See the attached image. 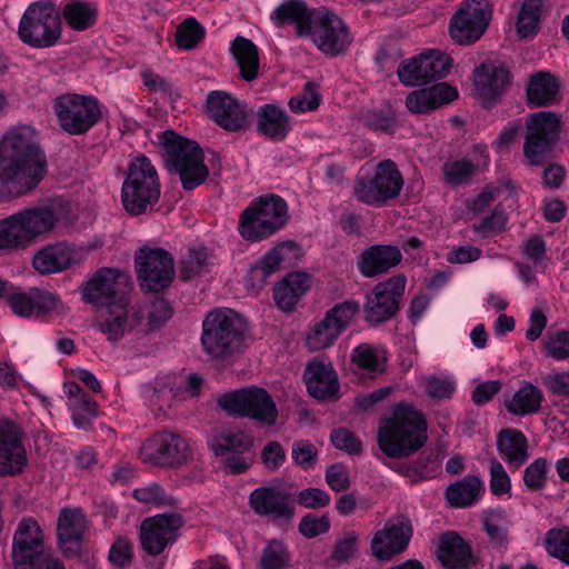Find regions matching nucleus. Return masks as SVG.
I'll return each instance as SVG.
<instances>
[{
  "label": "nucleus",
  "instance_id": "43",
  "mask_svg": "<svg viewBox=\"0 0 569 569\" xmlns=\"http://www.w3.org/2000/svg\"><path fill=\"white\" fill-rule=\"evenodd\" d=\"M482 491V481L476 476L468 475L462 480L450 485L446 491V497L450 506L466 508L473 505Z\"/></svg>",
  "mask_w": 569,
  "mask_h": 569
},
{
  "label": "nucleus",
  "instance_id": "32",
  "mask_svg": "<svg viewBox=\"0 0 569 569\" xmlns=\"http://www.w3.org/2000/svg\"><path fill=\"white\" fill-rule=\"evenodd\" d=\"M402 254L393 246H372L365 250L358 261L361 274L371 278L387 272L401 261Z\"/></svg>",
  "mask_w": 569,
  "mask_h": 569
},
{
  "label": "nucleus",
  "instance_id": "63",
  "mask_svg": "<svg viewBox=\"0 0 569 569\" xmlns=\"http://www.w3.org/2000/svg\"><path fill=\"white\" fill-rule=\"evenodd\" d=\"M507 223V214L503 209L497 207L493 212L485 217L478 224L475 226V231L478 233L490 237L502 231Z\"/></svg>",
  "mask_w": 569,
  "mask_h": 569
},
{
  "label": "nucleus",
  "instance_id": "59",
  "mask_svg": "<svg viewBox=\"0 0 569 569\" xmlns=\"http://www.w3.org/2000/svg\"><path fill=\"white\" fill-rule=\"evenodd\" d=\"M545 547L549 555L563 561L569 552V532L551 529L547 532Z\"/></svg>",
  "mask_w": 569,
  "mask_h": 569
},
{
  "label": "nucleus",
  "instance_id": "9",
  "mask_svg": "<svg viewBox=\"0 0 569 569\" xmlns=\"http://www.w3.org/2000/svg\"><path fill=\"white\" fill-rule=\"evenodd\" d=\"M18 36L32 48L52 47L61 37L59 12L47 2L31 3L20 19Z\"/></svg>",
  "mask_w": 569,
  "mask_h": 569
},
{
  "label": "nucleus",
  "instance_id": "7",
  "mask_svg": "<svg viewBox=\"0 0 569 569\" xmlns=\"http://www.w3.org/2000/svg\"><path fill=\"white\" fill-rule=\"evenodd\" d=\"M288 218V207L281 197L261 196L242 211L238 231L248 241H261L282 229Z\"/></svg>",
  "mask_w": 569,
  "mask_h": 569
},
{
  "label": "nucleus",
  "instance_id": "4",
  "mask_svg": "<svg viewBox=\"0 0 569 569\" xmlns=\"http://www.w3.org/2000/svg\"><path fill=\"white\" fill-rule=\"evenodd\" d=\"M201 342L210 356H230L244 352L252 339L241 315L229 308H218L202 322Z\"/></svg>",
  "mask_w": 569,
  "mask_h": 569
},
{
  "label": "nucleus",
  "instance_id": "15",
  "mask_svg": "<svg viewBox=\"0 0 569 569\" xmlns=\"http://www.w3.org/2000/svg\"><path fill=\"white\" fill-rule=\"evenodd\" d=\"M8 305L16 316L29 319L63 316L69 312L57 292L40 287L10 293Z\"/></svg>",
  "mask_w": 569,
  "mask_h": 569
},
{
  "label": "nucleus",
  "instance_id": "39",
  "mask_svg": "<svg viewBox=\"0 0 569 569\" xmlns=\"http://www.w3.org/2000/svg\"><path fill=\"white\" fill-rule=\"evenodd\" d=\"M542 401L543 393L541 389L531 382L525 381L513 396L505 401V408L512 416L525 417L539 412Z\"/></svg>",
  "mask_w": 569,
  "mask_h": 569
},
{
  "label": "nucleus",
  "instance_id": "30",
  "mask_svg": "<svg viewBox=\"0 0 569 569\" xmlns=\"http://www.w3.org/2000/svg\"><path fill=\"white\" fill-rule=\"evenodd\" d=\"M76 259L74 249L64 243H53L38 250L32 259V266L40 274L59 273L68 269Z\"/></svg>",
  "mask_w": 569,
  "mask_h": 569
},
{
  "label": "nucleus",
  "instance_id": "11",
  "mask_svg": "<svg viewBox=\"0 0 569 569\" xmlns=\"http://www.w3.org/2000/svg\"><path fill=\"white\" fill-rule=\"evenodd\" d=\"M61 129L69 134H83L101 119V106L93 96L66 93L53 103Z\"/></svg>",
  "mask_w": 569,
  "mask_h": 569
},
{
  "label": "nucleus",
  "instance_id": "22",
  "mask_svg": "<svg viewBox=\"0 0 569 569\" xmlns=\"http://www.w3.org/2000/svg\"><path fill=\"white\" fill-rule=\"evenodd\" d=\"M412 526L403 515L388 519L381 530H378L370 542L372 556L378 560L388 561L405 551L412 537Z\"/></svg>",
  "mask_w": 569,
  "mask_h": 569
},
{
  "label": "nucleus",
  "instance_id": "60",
  "mask_svg": "<svg viewBox=\"0 0 569 569\" xmlns=\"http://www.w3.org/2000/svg\"><path fill=\"white\" fill-rule=\"evenodd\" d=\"M292 459L305 470L312 468L317 461L318 450L309 440H297L292 445Z\"/></svg>",
  "mask_w": 569,
  "mask_h": 569
},
{
  "label": "nucleus",
  "instance_id": "36",
  "mask_svg": "<svg viewBox=\"0 0 569 569\" xmlns=\"http://www.w3.org/2000/svg\"><path fill=\"white\" fill-rule=\"evenodd\" d=\"M246 410L247 418L256 420L262 426L271 427L277 422L278 409L276 402L263 388L249 387Z\"/></svg>",
  "mask_w": 569,
  "mask_h": 569
},
{
  "label": "nucleus",
  "instance_id": "29",
  "mask_svg": "<svg viewBox=\"0 0 569 569\" xmlns=\"http://www.w3.org/2000/svg\"><path fill=\"white\" fill-rule=\"evenodd\" d=\"M308 392L318 400L333 398L339 391L338 376L332 366L323 361H311L305 371Z\"/></svg>",
  "mask_w": 569,
  "mask_h": 569
},
{
  "label": "nucleus",
  "instance_id": "5",
  "mask_svg": "<svg viewBox=\"0 0 569 569\" xmlns=\"http://www.w3.org/2000/svg\"><path fill=\"white\" fill-rule=\"evenodd\" d=\"M161 184L158 171L143 154L130 159L121 188L124 210L132 216L152 211L160 198Z\"/></svg>",
  "mask_w": 569,
  "mask_h": 569
},
{
  "label": "nucleus",
  "instance_id": "51",
  "mask_svg": "<svg viewBox=\"0 0 569 569\" xmlns=\"http://www.w3.org/2000/svg\"><path fill=\"white\" fill-rule=\"evenodd\" d=\"M445 180L451 186H461L468 183L475 176L472 163L469 160L456 159L448 160L442 166Z\"/></svg>",
  "mask_w": 569,
  "mask_h": 569
},
{
  "label": "nucleus",
  "instance_id": "52",
  "mask_svg": "<svg viewBox=\"0 0 569 569\" xmlns=\"http://www.w3.org/2000/svg\"><path fill=\"white\" fill-rule=\"evenodd\" d=\"M289 563V553L280 540H271L262 550L260 569H286Z\"/></svg>",
  "mask_w": 569,
  "mask_h": 569
},
{
  "label": "nucleus",
  "instance_id": "27",
  "mask_svg": "<svg viewBox=\"0 0 569 569\" xmlns=\"http://www.w3.org/2000/svg\"><path fill=\"white\" fill-rule=\"evenodd\" d=\"M458 98V90L440 82L435 86L415 90L406 98V106L412 113H428Z\"/></svg>",
  "mask_w": 569,
  "mask_h": 569
},
{
  "label": "nucleus",
  "instance_id": "64",
  "mask_svg": "<svg viewBox=\"0 0 569 569\" xmlns=\"http://www.w3.org/2000/svg\"><path fill=\"white\" fill-rule=\"evenodd\" d=\"M147 317L152 329L159 328L172 317V308L167 300L156 298L147 307Z\"/></svg>",
  "mask_w": 569,
  "mask_h": 569
},
{
  "label": "nucleus",
  "instance_id": "1",
  "mask_svg": "<svg viewBox=\"0 0 569 569\" xmlns=\"http://www.w3.org/2000/svg\"><path fill=\"white\" fill-rule=\"evenodd\" d=\"M30 126L9 129L0 142V191L20 197L36 188L44 176L46 157L36 144Z\"/></svg>",
  "mask_w": 569,
  "mask_h": 569
},
{
  "label": "nucleus",
  "instance_id": "38",
  "mask_svg": "<svg viewBox=\"0 0 569 569\" xmlns=\"http://www.w3.org/2000/svg\"><path fill=\"white\" fill-rule=\"evenodd\" d=\"M308 289L309 277L303 272H293L274 287L273 298L281 310L291 311Z\"/></svg>",
  "mask_w": 569,
  "mask_h": 569
},
{
  "label": "nucleus",
  "instance_id": "31",
  "mask_svg": "<svg viewBox=\"0 0 569 569\" xmlns=\"http://www.w3.org/2000/svg\"><path fill=\"white\" fill-rule=\"evenodd\" d=\"M208 446L216 456L247 453L253 447V438L240 428L219 427L211 430Z\"/></svg>",
  "mask_w": 569,
  "mask_h": 569
},
{
  "label": "nucleus",
  "instance_id": "54",
  "mask_svg": "<svg viewBox=\"0 0 569 569\" xmlns=\"http://www.w3.org/2000/svg\"><path fill=\"white\" fill-rule=\"evenodd\" d=\"M249 395V387L241 388L237 390H232L221 395L217 405L220 409L226 411L228 415L233 417H246L247 410V400Z\"/></svg>",
  "mask_w": 569,
  "mask_h": 569
},
{
  "label": "nucleus",
  "instance_id": "55",
  "mask_svg": "<svg viewBox=\"0 0 569 569\" xmlns=\"http://www.w3.org/2000/svg\"><path fill=\"white\" fill-rule=\"evenodd\" d=\"M321 101V96L318 92L317 84L308 81L305 84L303 91L289 100V108L292 112L305 113L316 110Z\"/></svg>",
  "mask_w": 569,
  "mask_h": 569
},
{
  "label": "nucleus",
  "instance_id": "33",
  "mask_svg": "<svg viewBox=\"0 0 569 569\" xmlns=\"http://www.w3.org/2000/svg\"><path fill=\"white\" fill-rule=\"evenodd\" d=\"M291 130L290 118L279 106L267 103L257 110V131L274 141H282Z\"/></svg>",
  "mask_w": 569,
  "mask_h": 569
},
{
  "label": "nucleus",
  "instance_id": "49",
  "mask_svg": "<svg viewBox=\"0 0 569 569\" xmlns=\"http://www.w3.org/2000/svg\"><path fill=\"white\" fill-rule=\"evenodd\" d=\"M204 36V28L197 19L190 17L177 27L176 43L181 49L191 50L197 47Z\"/></svg>",
  "mask_w": 569,
  "mask_h": 569
},
{
  "label": "nucleus",
  "instance_id": "45",
  "mask_svg": "<svg viewBox=\"0 0 569 569\" xmlns=\"http://www.w3.org/2000/svg\"><path fill=\"white\" fill-rule=\"evenodd\" d=\"M482 523L492 548L500 552L505 551L508 546V529L505 512L501 510L488 511L483 516Z\"/></svg>",
  "mask_w": 569,
  "mask_h": 569
},
{
  "label": "nucleus",
  "instance_id": "3",
  "mask_svg": "<svg viewBox=\"0 0 569 569\" xmlns=\"http://www.w3.org/2000/svg\"><path fill=\"white\" fill-rule=\"evenodd\" d=\"M428 439L425 415L400 402L392 415L381 420L377 440L380 450L390 458H405L421 449Z\"/></svg>",
  "mask_w": 569,
  "mask_h": 569
},
{
  "label": "nucleus",
  "instance_id": "25",
  "mask_svg": "<svg viewBox=\"0 0 569 569\" xmlns=\"http://www.w3.org/2000/svg\"><path fill=\"white\" fill-rule=\"evenodd\" d=\"M249 505L254 513L262 517L289 520L295 515L290 495L273 486L259 487L251 491Z\"/></svg>",
  "mask_w": 569,
  "mask_h": 569
},
{
  "label": "nucleus",
  "instance_id": "10",
  "mask_svg": "<svg viewBox=\"0 0 569 569\" xmlns=\"http://www.w3.org/2000/svg\"><path fill=\"white\" fill-rule=\"evenodd\" d=\"M137 280L142 291L160 292L176 276L173 257L164 249L146 244L134 253Z\"/></svg>",
  "mask_w": 569,
  "mask_h": 569
},
{
  "label": "nucleus",
  "instance_id": "50",
  "mask_svg": "<svg viewBox=\"0 0 569 569\" xmlns=\"http://www.w3.org/2000/svg\"><path fill=\"white\" fill-rule=\"evenodd\" d=\"M68 406L72 411L73 423L79 429H86L90 420L98 416L97 402L88 393L73 398Z\"/></svg>",
  "mask_w": 569,
  "mask_h": 569
},
{
  "label": "nucleus",
  "instance_id": "44",
  "mask_svg": "<svg viewBox=\"0 0 569 569\" xmlns=\"http://www.w3.org/2000/svg\"><path fill=\"white\" fill-rule=\"evenodd\" d=\"M373 178L387 201L398 197L403 187L402 176L391 160L380 162L376 167Z\"/></svg>",
  "mask_w": 569,
  "mask_h": 569
},
{
  "label": "nucleus",
  "instance_id": "19",
  "mask_svg": "<svg viewBox=\"0 0 569 569\" xmlns=\"http://www.w3.org/2000/svg\"><path fill=\"white\" fill-rule=\"evenodd\" d=\"M487 0H467L450 20V36L455 42L469 44L477 41L486 31L490 20Z\"/></svg>",
  "mask_w": 569,
  "mask_h": 569
},
{
  "label": "nucleus",
  "instance_id": "58",
  "mask_svg": "<svg viewBox=\"0 0 569 569\" xmlns=\"http://www.w3.org/2000/svg\"><path fill=\"white\" fill-rule=\"evenodd\" d=\"M548 471V461L545 458H538L531 462L523 472V482L530 490L542 489L546 485Z\"/></svg>",
  "mask_w": 569,
  "mask_h": 569
},
{
  "label": "nucleus",
  "instance_id": "13",
  "mask_svg": "<svg viewBox=\"0 0 569 569\" xmlns=\"http://www.w3.org/2000/svg\"><path fill=\"white\" fill-rule=\"evenodd\" d=\"M560 117L550 111L531 114L526 123L525 157L532 166L545 162L552 144L558 140Z\"/></svg>",
  "mask_w": 569,
  "mask_h": 569
},
{
  "label": "nucleus",
  "instance_id": "53",
  "mask_svg": "<svg viewBox=\"0 0 569 569\" xmlns=\"http://www.w3.org/2000/svg\"><path fill=\"white\" fill-rule=\"evenodd\" d=\"M133 558L132 542L123 536L116 538L108 552V560L112 567L116 569H128L132 565Z\"/></svg>",
  "mask_w": 569,
  "mask_h": 569
},
{
  "label": "nucleus",
  "instance_id": "61",
  "mask_svg": "<svg viewBox=\"0 0 569 569\" xmlns=\"http://www.w3.org/2000/svg\"><path fill=\"white\" fill-rule=\"evenodd\" d=\"M490 490L495 496H503L511 489L510 477L503 466L496 459L490 462Z\"/></svg>",
  "mask_w": 569,
  "mask_h": 569
},
{
  "label": "nucleus",
  "instance_id": "2",
  "mask_svg": "<svg viewBox=\"0 0 569 569\" xmlns=\"http://www.w3.org/2000/svg\"><path fill=\"white\" fill-rule=\"evenodd\" d=\"M130 286L126 277L114 269L97 272L82 289L83 300L98 307H107L108 317L101 330L116 341L124 332L128 321Z\"/></svg>",
  "mask_w": 569,
  "mask_h": 569
},
{
  "label": "nucleus",
  "instance_id": "21",
  "mask_svg": "<svg viewBox=\"0 0 569 569\" xmlns=\"http://www.w3.org/2000/svg\"><path fill=\"white\" fill-rule=\"evenodd\" d=\"M183 518L178 513H161L142 521L139 531L140 545L150 556H158L177 539Z\"/></svg>",
  "mask_w": 569,
  "mask_h": 569
},
{
  "label": "nucleus",
  "instance_id": "12",
  "mask_svg": "<svg viewBox=\"0 0 569 569\" xmlns=\"http://www.w3.org/2000/svg\"><path fill=\"white\" fill-rule=\"evenodd\" d=\"M18 250H24L50 233L57 222V213L49 207L21 209L6 217Z\"/></svg>",
  "mask_w": 569,
  "mask_h": 569
},
{
  "label": "nucleus",
  "instance_id": "40",
  "mask_svg": "<svg viewBox=\"0 0 569 569\" xmlns=\"http://www.w3.org/2000/svg\"><path fill=\"white\" fill-rule=\"evenodd\" d=\"M560 84L555 76L549 72H538L530 78L527 87V98L535 107L555 103L559 97Z\"/></svg>",
  "mask_w": 569,
  "mask_h": 569
},
{
  "label": "nucleus",
  "instance_id": "47",
  "mask_svg": "<svg viewBox=\"0 0 569 569\" xmlns=\"http://www.w3.org/2000/svg\"><path fill=\"white\" fill-rule=\"evenodd\" d=\"M212 266L213 260L207 249H191L183 257L181 272L184 278H191L210 272Z\"/></svg>",
  "mask_w": 569,
  "mask_h": 569
},
{
  "label": "nucleus",
  "instance_id": "6",
  "mask_svg": "<svg viewBox=\"0 0 569 569\" xmlns=\"http://www.w3.org/2000/svg\"><path fill=\"white\" fill-rule=\"evenodd\" d=\"M160 144L169 170L179 176L184 190H193L208 178L203 151L197 142L164 131Z\"/></svg>",
  "mask_w": 569,
  "mask_h": 569
},
{
  "label": "nucleus",
  "instance_id": "17",
  "mask_svg": "<svg viewBox=\"0 0 569 569\" xmlns=\"http://www.w3.org/2000/svg\"><path fill=\"white\" fill-rule=\"evenodd\" d=\"M310 34L317 48L328 56H337L351 43L345 22L333 12L320 8L313 12Z\"/></svg>",
  "mask_w": 569,
  "mask_h": 569
},
{
  "label": "nucleus",
  "instance_id": "41",
  "mask_svg": "<svg viewBox=\"0 0 569 569\" xmlns=\"http://www.w3.org/2000/svg\"><path fill=\"white\" fill-rule=\"evenodd\" d=\"M231 53L236 60L241 77L246 81L257 78L259 71V57L256 44L241 36H238L231 43Z\"/></svg>",
  "mask_w": 569,
  "mask_h": 569
},
{
  "label": "nucleus",
  "instance_id": "56",
  "mask_svg": "<svg viewBox=\"0 0 569 569\" xmlns=\"http://www.w3.org/2000/svg\"><path fill=\"white\" fill-rule=\"evenodd\" d=\"M425 390L433 400L450 399L456 390V381L449 377L430 376L426 379Z\"/></svg>",
  "mask_w": 569,
  "mask_h": 569
},
{
  "label": "nucleus",
  "instance_id": "57",
  "mask_svg": "<svg viewBox=\"0 0 569 569\" xmlns=\"http://www.w3.org/2000/svg\"><path fill=\"white\" fill-rule=\"evenodd\" d=\"M386 465L393 471L408 478L411 483H417L429 478L427 462L423 458L411 462H390Z\"/></svg>",
  "mask_w": 569,
  "mask_h": 569
},
{
  "label": "nucleus",
  "instance_id": "8",
  "mask_svg": "<svg viewBox=\"0 0 569 569\" xmlns=\"http://www.w3.org/2000/svg\"><path fill=\"white\" fill-rule=\"evenodd\" d=\"M44 533L38 521L24 517L12 541L13 569H64L63 563L44 551Z\"/></svg>",
  "mask_w": 569,
  "mask_h": 569
},
{
  "label": "nucleus",
  "instance_id": "46",
  "mask_svg": "<svg viewBox=\"0 0 569 569\" xmlns=\"http://www.w3.org/2000/svg\"><path fill=\"white\" fill-rule=\"evenodd\" d=\"M542 0H523L516 21L517 33L520 38H529L537 33Z\"/></svg>",
  "mask_w": 569,
  "mask_h": 569
},
{
  "label": "nucleus",
  "instance_id": "42",
  "mask_svg": "<svg viewBox=\"0 0 569 569\" xmlns=\"http://www.w3.org/2000/svg\"><path fill=\"white\" fill-rule=\"evenodd\" d=\"M61 13L72 30L83 31L96 23L98 8L94 3L84 0H67Z\"/></svg>",
  "mask_w": 569,
  "mask_h": 569
},
{
  "label": "nucleus",
  "instance_id": "26",
  "mask_svg": "<svg viewBox=\"0 0 569 569\" xmlns=\"http://www.w3.org/2000/svg\"><path fill=\"white\" fill-rule=\"evenodd\" d=\"M87 528V519L81 509L64 508L60 511L57 535L64 555L74 556L80 552Z\"/></svg>",
  "mask_w": 569,
  "mask_h": 569
},
{
  "label": "nucleus",
  "instance_id": "16",
  "mask_svg": "<svg viewBox=\"0 0 569 569\" xmlns=\"http://www.w3.org/2000/svg\"><path fill=\"white\" fill-rule=\"evenodd\" d=\"M406 283L403 274L377 283L367 296L363 307L366 320L379 325L393 318L400 308Z\"/></svg>",
  "mask_w": 569,
  "mask_h": 569
},
{
  "label": "nucleus",
  "instance_id": "62",
  "mask_svg": "<svg viewBox=\"0 0 569 569\" xmlns=\"http://www.w3.org/2000/svg\"><path fill=\"white\" fill-rule=\"evenodd\" d=\"M330 440L337 449L345 450L350 455L359 453L362 450L359 438L346 428L335 429L331 432Z\"/></svg>",
  "mask_w": 569,
  "mask_h": 569
},
{
  "label": "nucleus",
  "instance_id": "48",
  "mask_svg": "<svg viewBox=\"0 0 569 569\" xmlns=\"http://www.w3.org/2000/svg\"><path fill=\"white\" fill-rule=\"evenodd\" d=\"M356 198L369 206H382L387 202L373 176H358L353 187Z\"/></svg>",
  "mask_w": 569,
  "mask_h": 569
},
{
  "label": "nucleus",
  "instance_id": "28",
  "mask_svg": "<svg viewBox=\"0 0 569 569\" xmlns=\"http://www.w3.org/2000/svg\"><path fill=\"white\" fill-rule=\"evenodd\" d=\"M509 82V70L502 64L482 63L475 71L476 91L486 106L499 97Z\"/></svg>",
  "mask_w": 569,
  "mask_h": 569
},
{
  "label": "nucleus",
  "instance_id": "37",
  "mask_svg": "<svg viewBox=\"0 0 569 569\" xmlns=\"http://www.w3.org/2000/svg\"><path fill=\"white\" fill-rule=\"evenodd\" d=\"M497 447L506 462L515 468L521 467L528 459V440L519 430H501L497 438Z\"/></svg>",
  "mask_w": 569,
  "mask_h": 569
},
{
  "label": "nucleus",
  "instance_id": "35",
  "mask_svg": "<svg viewBox=\"0 0 569 569\" xmlns=\"http://www.w3.org/2000/svg\"><path fill=\"white\" fill-rule=\"evenodd\" d=\"M270 18L277 27L293 24L299 36H306L311 30L313 12L302 1L288 0L278 6Z\"/></svg>",
  "mask_w": 569,
  "mask_h": 569
},
{
  "label": "nucleus",
  "instance_id": "34",
  "mask_svg": "<svg viewBox=\"0 0 569 569\" xmlns=\"http://www.w3.org/2000/svg\"><path fill=\"white\" fill-rule=\"evenodd\" d=\"M438 559L449 569H466L472 561L471 547L458 533L447 532L441 537Z\"/></svg>",
  "mask_w": 569,
  "mask_h": 569
},
{
  "label": "nucleus",
  "instance_id": "20",
  "mask_svg": "<svg viewBox=\"0 0 569 569\" xmlns=\"http://www.w3.org/2000/svg\"><path fill=\"white\" fill-rule=\"evenodd\" d=\"M144 457L152 463L167 467H180L193 458V450L182 436L161 431L149 438L141 448Z\"/></svg>",
  "mask_w": 569,
  "mask_h": 569
},
{
  "label": "nucleus",
  "instance_id": "23",
  "mask_svg": "<svg viewBox=\"0 0 569 569\" xmlns=\"http://www.w3.org/2000/svg\"><path fill=\"white\" fill-rule=\"evenodd\" d=\"M23 432L13 421L0 420V476H16L28 463Z\"/></svg>",
  "mask_w": 569,
  "mask_h": 569
},
{
  "label": "nucleus",
  "instance_id": "24",
  "mask_svg": "<svg viewBox=\"0 0 569 569\" xmlns=\"http://www.w3.org/2000/svg\"><path fill=\"white\" fill-rule=\"evenodd\" d=\"M207 108L210 117L224 130L236 132L248 124L249 112L246 104L224 91L210 92Z\"/></svg>",
  "mask_w": 569,
  "mask_h": 569
},
{
  "label": "nucleus",
  "instance_id": "18",
  "mask_svg": "<svg viewBox=\"0 0 569 569\" xmlns=\"http://www.w3.org/2000/svg\"><path fill=\"white\" fill-rule=\"evenodd\" d=\"M452 60L445 52L430 49L417 57L407 59L398 68V77L406 86H420L433 79L446 77Z\"/></svg>",
  "mask_w": 569,
  "mask_h": 569
},
{
  "label": "nucleus",
  "instance_id": "14",
  "mask_svg": "<svg viewBox=\"0 0 569 569\" xmlns=\"http://www.w3.org/2000/svg\"><path fill=\"white\" fill-rule=\"evenodd\" d=\"M359 310L360 306L357 301L347 300L327 311L325 318L307 335L306 342L309 351H322L332 346Z\"/></svg>",
  "mask_w": 569,
  "mask_h": 569
}]
</instances>
